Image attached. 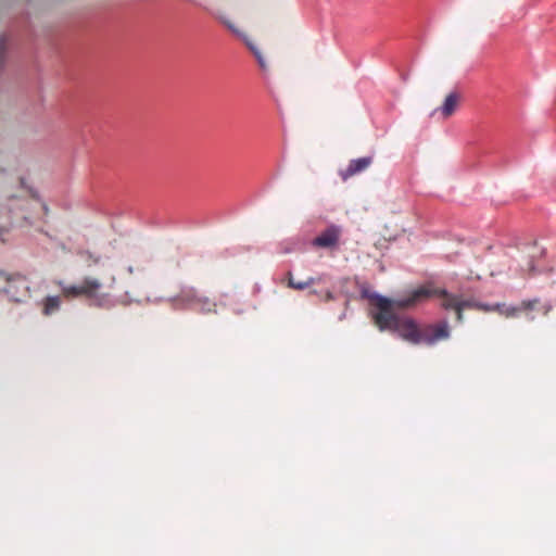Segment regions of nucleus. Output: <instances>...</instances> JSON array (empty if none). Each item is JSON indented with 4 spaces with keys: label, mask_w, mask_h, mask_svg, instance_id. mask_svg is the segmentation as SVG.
<instances>
[{
    "label": "nucleus",
    "mask_w": 556,
    "mask_h": 556,
    "mask_svg": "<svg viewBox=\"0 0 556 556\" xmlns=\"http://www.w3.org/2000/svg\"><path fill=\"white\" fill-rule=\"evenodd\" d=\"M372 164L371 156H364L352 160L345 168L339 169V176L343 181L365 172Z\"/></svg>",
    "instance_id": "nucleus-6"
},
{
    "label": "nucleus",
    "mask_w": 556,
    "mask_h": 556,
    "mask_svg": "<svg viewBox=\"0 0 556 556\" xmlns=\"http://www.w3.org/2000/svg\"><path fill=\"white\" fill-rule=\"evenodd\" d=\"M456 302L462 304V307L465 308H477L478 303L471 300H464L460 295H456Z\"/></svg>",
    "instance_id": "nucleus-14"
},
{
    "label": "nucleus",
    "mask_w": 556,
    "mask_h": 556,
    "mask_svg": "<svg viewBox=\"0 0 556 556\" xmlns=\"http://www.w3.org/2000/svg\"><path fill=\"white\" fill-rule=\"evenodd\" d=\"M426 287H429L432 292V296H439L441 299V306L446 311H455L456 313V320L458 323H463L464 315L462 307V304L459 302H456V294L448 293L445 289H439L434 288L432 285H427Z\"/></svg>",
    "instance_id": "nucleus-5"
},
{
    "label": "nucleus",
    "mask_w": 556,
    "mask_h": 556,
    "mask_svg": "<svg viewBox=\"0 0 556 556\" xmlns=\"http://www.w3.org/2000/svg\"><path fill=\"white\" fill-rule=\"evenodd\" d=\"M317 281H319V278H314V277H309L305 281H296L293 278L292 274L290 271L288 273V287H290L294 290H304Z\"/></svg>",
    "instance_id": "nucleus-11"
},
{
    "label": "nucleus",
    "mask_w": 556,
    "mask_h": 556,
    "mask_svg": "<svg viewBox=\"0 0 556 556\" xmlns=\"http://www.w3.org/2000/svg\"><path fill=\"white\" fill-rule=\"evenodd\" d=\"M61 307V298L55 296H47L42 300V314L45 316H50L56 313Z\"/></svg>",
    "instance_id": "nucleus-10"
},
{
    "label": "nucleus",
    "mask_w": 556,
    "mask_h": 556,
    "mask_svg": "<svg viewBox=\"0 0 556 556\" xmlns=\"http://www.w3.org/2000/svg\"><path fill=\"white\" fill-rule=\"evenodd\" d=\"M247 43H248V47L251 49V51L254 53V56L256 58L260 67L262 70H266L267 65H266L265 59H264L263 54L261 53V51L251 42H247Z\"/></svg>",
    "instance_id": "nucleus-13"
},
{
    "label": "nucleus",
    "mask_w": 556,
    "mask_h": 556,
    "mask_svg": "<svg viewBox=\"0 0 556 556\" xmlns=\"http://www.w3.org/2000/svg\"><path fill=\"white\" fill-rule=\"evenodd\" d=\"M331 300H333V293L331 291H327L323 296V301L329 302Z\"/></svg>",
    "instance_id": "nucleus-16"
},
{
    "label": "nucleus",
    "mask_w": 556,
    "mask_h": 556,
    "mask_svg": "<svg viewBox=\"0 0 556 556\" xmlns=\"http://www.w3.org/2000/svg\"><path fill=\"white\" fill-rule=\"evenodd\" d=\"M101 282L92 277H85L79 283L63 286L62 294L67 299L86 298L92 301L98 307H108L110 305V294L101 293Z\"/></svg>",
    "instance_id": "nucleus-2"
},
{
    "label": "nucleus",
    "mask_w": 556,
    "mask_h": 556,
    "mask_svg": "<svg viewBox=\"0 0 556 556\" xmlns=\"http://www.w3.org/2000/svg\"><path fill=\"white\" fill-rule=\"evenodd\" d=\"M460 99H462V97L458 92L453 91V92L448 93L445 97L443 104L440 108H437L435 110H433L431 112L430 116H434L435 114L439 113L442 119H447L456 112V110L459 105Z\"/></svg>",
    "instance_id": "nucleus-8"
},
{
    "label": "nucleus",
    "mask_w": 556,
    "mask_h": 556,
    "mask_svg": "<svg viewBox=\"0 0 556 556\" xmlns=\"http://www.w3.org/2000/svg\"><path fill=\"white\" fill-rule=\"evenodd\" d=\"M341 235L342 229L340 226L330 225L313 239L312 244L316 248L333 249L338 247Z\"/></svg>",
    "instance_id": "nucleus-4"
},
{
    "label": "nucleus",
    "mask_w": 556,
    "mask_h": 556,
    "mask_svg": "<svg viewBox=\"0 0 556 556\" xmlns=\"http://www.w3.org/2000/svg\"><path fill=\"white\" fill-rule=\"evenodd\" d=\"M313 294H318L316 290L311 291Z\"/></svg>",
    "instance_id": "nucleus-17"
},
{
    "label": "nucleus",
    "mask_w": 556,
    "mask_h": 556,
    "mask_svg": "<svg viewBox=\"0 0 556 556\" xmlns=\"http://www.w3.org/2000/svg\"><path fill=\"white\" fill-rule=\"evenodd\" d=\"M432 292L433 290L429 287H420L405 299L393 300L377 293L369 295L370 303L375 307L371 312L375 326L380 331L395 332L412 344L433 345L448 339L450 327L446 320L420 328L413 318L396 314L399 309L408 308L428 300L432 296Z\"/></svg>",
    "instance_id": "nucleus-1"
},
{
    "label": "nucleus",
    "mask_w": 556,
    "mask_h": 556,
    "mask_svg": "<svg viewBox=\"0 0 556 556\" xmlns=\"http://www.w3.org/2000/svg\"><path fill=\"white\" fill-rule=\"evenodd\" d=\"M193 307L201 313H212L215 312L216 304L208 298L201 295Z\"/></svg>",
    "instance_id": "nucleus-12"
},
{
    "label": "nucleus",
    "mask_w": 556,
    "mask_h": 556,
    "mask_svg": "<svg viewBox=\"0 0 556 556\" xmlns=\"http://www.w3.org/2000/svg\"><path fill=\"white\" fill-rule=\"evenodd\" d=\"M477 308L481 309V311H484V312L496 311L495 309V305L494 306H490V305L481 304V303H478Z\"/></svg>",
    "instance_id": "nucleus-15"
},
{
    "label": "nucleus",
    "mask_w": 556,
    "mask_h": 556,
    "mask_svg": "<svg viewBox=\"0 0 556 556\" xmlns=\"http://www.w3.org/2000/svg\"><path fill=\"white\" fill-rule=\"evenodd\" d=\"M540 303L539 299L533 300H525L517 306H507L505 304H496L495 309L501 315L509 318V317H517L521 312H530L536 307V305Z\"/></svg>",
    "instance_id": "nucleus-7"
},
{
    "label": "nucleus",
    "mask_w": 556,
    "mask_h": 556,
    "mask_svg": "<svg viewBox=\"0 0 556 556\" xmlns=\"http://www.w3.org/2000/svg\"><path fill=\"white\" fill-rule=\"evenodd\" d=\"M201 294L193 287H185L180 290L176 300L190 306H194L198 303Z\"/></svg>",
    "instance_id": "nucleus-9"
},
{
    "label": "nucleus",
    "mask_w": 556,
    "mask_h": 556,
    "mask_svg": "<svg viewBox=\"0 0 556 556\" xmlns=\"http://www.w3.org/2000/svg\"><path fill=\"white\" fill-rule=\"evenodd\" d=\"M0 291L5 293L12 301L21 302L28 295L29 287L22 276H10L0 273Z\"/></svg>",
    "instance_id": "nucleus-3"
}]
</instances>
